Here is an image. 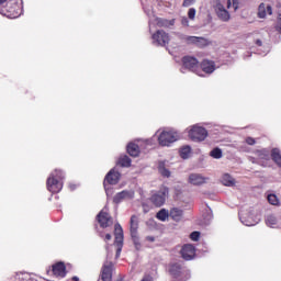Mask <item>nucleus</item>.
Masks as SVG:
<instances>
[{
	"label": "nucleus",
	"mask_w": 281,
	"mask_h": 281,
	"mask_svg": "<svg viewBox=\"0 0 281 281\" xmlns=\"http://www.w3.org/2000/svg\"><path fill=\"white\" fill-rule=\"evenodd\" d=\"M0 14L8 19H19L23 14V0H9L0 10Z\"/></svg>",
	"instance_id": "nucleus-1"
},
{
	"label": "nucleus",
	"mask_w": 281,
	"mask_h": 281,
	"mask_svg": "<svg viewBox=\"0 0 281 281\" xmlns=\"http://www.w3.org/2000/svg\"><path fill=\"white\" fill-rule=\"evenodd\" d=\"M170 190L167 187H161L158 191H153L148 201L154 207H164L166 205V199H168Z\"/></svg>",
	"instance_id": "nucleus-2"
},
{
	"label": "nucleus",
	"mask_w": 281,
	"mask_h": 281,
	"mask_svg": "<svg viewBox=\"0 0 281 281\" xmlns=\"http://www.w3.org/2000/svg\"><path fill=\"white\" fill-rule=\"evenodd\" d=\"M114 245L116 247V258H120L122 255V248L124 247V229L122 228V225L115 224L114 225Z\"/></svg>",
	"instance_id": "nucleus-3"
},
{
	"label": "nucleus",
	"mask_w": 281,
	"mask_h": 281,
	"mask_svg": "<svg viewBox=\"0 0 281 281\" xmlns=\"http://www.w3.org/2000/svg\"><path fill=\"white\" fill-rule=\"evenodd\" d=\"M121 177H122V175H120V172L115 169H111L105 175V178L103 180V188H104L106 194H109L108 186H117V183H120V178Z\"/></svg>",
	"instance_id": "nucleus-4"
},
{
	"label": "nucleus",
	"mask_w": 281,
	"mask_h": 281,
	"mask_svg": "<svg viewBox=\"0 0 281 281\" xmlns=\"http://www.w3.org/2000/svg\"><path fill=\"white\" fill-rule=\"evenodd\" d=\"M151 38H153L154 45H159L160 47H166V45L170 43V36L164 30L156 31L151 35Z\"/></svg>",
	"instance_id": "nucleus-5"
},
{
	"label": "nucleus",
	"mask_w": 281,
	"mask_h": 281,
	"mask_svg": "<svg viewBox=\"0 0 281 281\" xmlns=\"http://www.w3.org/2000/svg\"><path fill=\"white\" fill-rule=\"evenodd\" d=\"M180 38L188 45H196L198 47H207L210 40L199 36L180 35Z\"/></svg>",
	"instance_id": "nucleus-6"
},
{
	"label": "nucleus",
	"mask_w": 281,
	"mask_h": 281,
	"mask_svg": "<svg viewBox=\"0 0 281 281\" xmlns=\"http://www.w3.org/2000/svg\"><path fill=\"white\" fill-rule=\"evenodd\" d=\"M189 137L192 142H204L205 137H207V130L195 125L189 131Z\"/></svg>",
	"instance_id": "nucleus-7"
},
{
	"label": "nucleus",
	"mask_w": 281,
	"mask_h": 281,
	"mask_svg": "<svg viewBox=\"0 0 281 281\" xmlns=\"http://www.w3.org/2000/svg\"><path fill=\"white\" fill-rule=\"evenodd\" d=\"M97 221L103 229H106V227H111L113 225V217L109 214V212L101 210L99 214L97 215Z\"/></svg>",
	"instance_id": "nucleus-8"
},
{
	"label": "nucleus",
	"mask_w": 281,
	"mask_h": 281,
	"mask_svg": "<svg viewBox=\"0 0 281 281\" xmlns=\"http://www.w3.org/2000/svg\"><path fill=\"white\" fill-rule=\"evenodd\" d=\"M46 188L52 194H58L63 190V180L49 176L46 181Z\"/></svg>",
	"instance_id": "nucleus-9"
},
{
	"label": "nucleus",
	"mask_w": 281,
	"mask_h": 281,
	"mask_svg": "<svg viewBox=\"0 0 281 281\" xmlns=\"http://www.w3.org/2000/svg\"><path fill=\"white\" fill-rule=\"evenodd\" d=\"M157 221H161V223H166L168 218H171L172 221H177V209H171L170 212L166 209H161L156 213Z\"/></svg>",
	"instance_id": "nucleus-10"
},
{
	"label": "nucleus",
	"mask_w": 281,
	"mask_h": 281,
	"mask_svg": "<svg viewBox=\"0 0 281 281\" xmlns=\"http://www.w3.org/2000/svg\"><path fill=\"white\" fill-rule=\"evenodd\" d=\"M173 142H177V138L172 132L164 131L158 136V144L160 146H170Z\"/></svg>",
	"instance_id": "nucleus-11"
},
{
	"label": "nucleus",
	"mask_w": 281,
	"mask_h": 281,
	"mask_svg": "<svg viewBox=\"0 0 281 281\" xmlns=\"http://www.w3.org/2000/svg\"><path fill=\"white\" fill-rule=\"evenodd\" d=\"M102 281H113V262L106 261L101 269Z\"/></svg>",
	"instance_id": "nucleus-12"
},
{
	"label": "nucleus",
	"mask_w": 281,
	"mask_h": 281,
	"mask_svg": "<svg viewBox=\"0 0 281 281\" xmlns=\"http://www.w3.org/2000/svg\"><path fill=\"white\" fill-rule=\"evenodd\" d=\"M182 65L184 69L196 72V69H199V59L192 56H184L182 58Z\"/></svg>",
	"instance_id": "nucleus-13"
},
{
	"label": "nucleus",
	"mask_w": 281,
	"mask_h": 281,
	"mask_svg": "<svg viewBox=\"0 0 281 281\" xmlns=\"http://www.w3.org/2000/svg\"><path fill=\"white\" fill-rule=\"evenodd\" d=\"M52 273L55 278H65L67 276V266L63 261L56 262L52 266Z\"/></svg>",
	"instance_id": "nucleus-14"
},
{
	"label": "nucleus",
	"mask_w": 281,
	"mask_h": 281,
	"mask_svg": "<svg viewBox=\"0 0 281 281\" xmlns=\"http://www.w3.org/2000/svg\"><path fill=\"white\" fill-rule=\"evenodd\" d=\"M215 12L217 14V18L223 21L224 23H227L229 21L231 15L229 11L225 9V5H223L221 2H217L215 5Z\"/></svg>",
	"instance_id": "nucleus-15"
},
{
	"label": "nucleus",
	"mask_w": 281,
	"mask_h": 281,
	"mask_svg": "<svg viewBox=\"0 0 281 281\" xmlns=\"http://www.w3.org/2000/svg\"><path fill=\"white\" fill-rule=\"evenodd\" d=\"M181 256L183 260H193L195 256L194 246L191 244H187L181 249Z\"/></svg>",
	"instance_id": "nucleus-16"
},
{
	"label": "nucleus",
	"mask_w": 281,
	"mask_h": 281,
	"mask_svg": "<svg viewBox=\"0 0 281 281\" xmlns=\"http://www.w3.org/2000/svg\"><path fill=\"white\" fill-rule=\"evenodd\" d=\"M137 229H139V220L137 218V215H132L130 221V232L132 238H137Z\"/></svg>",
	"instance_id": "nucleus-17"
},
{
	"label": "nucleus",
	"mask_w": 281,
	"mask_h": 281,
	"mask_svg": "<svg viewBox=\"0 0 281 281\" xmlns=\"http://www.w3.org/2000/svg\"><path fill=\"white\" fill-rule=\"evenodd\" d=\"M207 182V178L201 176V173H191L189 176V183L192 186H203V183Z\"/></svg>",
	"instance_id": "nucleus-18"
},
{
	"label": "nucleus",
	"mask_w": 281,
	"mask_h": 281,
	"mask_svg": "<svg viewBox=\"0 0 281 281\" xmlns=\"http://www.w3.org/2000/svg\"><path fill=\"white\" fill-rule=\"evenodd\" d=\"M267 14H269V15L273 14V10L271 9V5L260 3L259 9H258L259 19H265V16H267Z\"/></svg>",
	"instance_id": "nucleus-19"
},
{
	"label": "nucleus",
	"mask_w": 281,
	"mask_h": 281,
	"mask_svg": "<svg viewBox=\"0 0 281 281\" xmlns=\"http://www.w3.org/2000/svg\"><path fill=\"white\" fill-rule=\"evenodd\" d=\"M175 23H176L175 19L172 20H166L164 18L156 19L157 27H165V29L175 27Z\"/></svg>",
	"instance_id": "nucleus-20"
},
{
	"label": "nucleus",
	"mask_w": 281,
	"mask_h": 281,
	"mask_svg": "<svg viewBox=\"0 0 281 281\" xmlns=\"http://www.w3.org/2000/svg\"><path fill=\"white\" fill-rule=\"evenodd\" d=\"M201 69L204 71V74H214L216 68L214 67V61L203 60L201 64Z\"/></svg>",
	"instance_id": "nucleus-21"
},
{
	"label": "nucleus",
	"mask_w": 281,
	"mask_h": 281,
	"mask_svg": "<svg viewBox=\"0 0 281 281\" xmlns=\"http://www.w3.org/2000/svg\"><path fill=\"white\" fill-rule=\"evenodd\" d=\"M126 150L131 157H139V145L135 143H130Z\"/></svg>",
	"instance_id": "nucleus-22"
},
{
	"label": "nucleus",
	"mask_w": 281,
	"mask_h": 281,
	"mask_svg": "<svg viewBox=\"0 0 281 281\" xmlns=\"http://www.w3.org/2000/svg\"><path fill=\"white\" fill-rule=\"evenodd\" d=\"M255 155H257L258 159L261 161H269V159H271V154L268 149L256 150Z\"/></svg>",
	"instance_id": "nucleus-23"
},
{
	"label": "nucleus",
	"mask_w": 281,
	"mask_h": 281,
	"mask_svg": "<svg viewBox=\"0 0 281 281\" xmlns=\"http://www.w3.org/2000/svg\"><path fill=\"white\" fill-rule=\"evenodd\" d=\"M181 159H190V156L192 155V147L189 145H184L179 150Z\"/></svg>",
	"instance_id": "nucleus-24"
},
{
	"label": "nucleus",
	"mask_w": 281,
	"mask_h": 281,
	"mask_svg": "<svg viewBox=\"0 0 281 281\" xmlns=\"http://www.w3.org/2000/svg\"><path fill=\"white\" fill-rule=\"evenodd\" d=\"M271 159H272V161H274V164H277V166H279V168H281V154H280V149L273 148L271 150Z\"/></svg>",
	"instance_id": "nucleus-25"
},
{
	"label": "nucleus",
	"mask_w": 281,
	"mask_h": 281,
	"mask_svg": "<svg viewBox=\"0 0 281 281\" xmlns=\"http://www.w3.org/2000/svg\"><path fill=\"white\" fill-rule=\"evenodd\" d=\"M222 183L223 186H227L228 188L236 186V181L234 180V178H232V176H229V173H225L223 176Z\"/></svg>",
	"instance_id": "nucleus-26"
},
{
	"label": "nucleus",
	"mask_w": 281,
	"mask_h": 281,
	"mask_svg": "<svg viewBox=\"0 0 281 281\" xmlns=\"http://www.w3.org/2000/svg\"><path fill=\"white\" fill-rule=\"evenodd\" d=\"M126 196H128V191H121L114 195L113 203H115L117 205V204L122 203V201H124V199H126Z\"/></svg>",
	"instance_id": "nucleus-27"
},
{
	"label": "nucleus",
	"mask_w": 281,
	"mask_h": 281,
	"mask_svg": "<svg viewBox=\"0 0 281 281\" xmlns=\"http://www.w3.org/2000/svg\"><path fill=\"white\" fill-rule=\"evenodd\" d=\"M131 162H132L131 158L126 155L121 156L117 161L119 166H121L122 168H131Z\"/></svg>",
	"instance_id": "nucleus-28"
},
{
	"label": "nucleus",
	"mask_w": 281,
	"mask_h": 281,
	"mask_svg": "<svg viewBox=\"0 0 281 281\" xmlns=\"http://www.w3.org/2000/svg\"><path fill=\"white\" fill-rule=\"evenodd\" d=\"M158 172H160L161 177H170V170L166 168V162L160 161L158 165Z\"/></svg>",
	"instance_id": "nucleus-29"
},
{
	"label": "nucleus",
	"mask_w": 281,
	"mask_h": 281,
	"mask_svg": "<svg viewBox=\"0 0 281 281\" xmlns=\"http://www.w3.org/2000/svg\"><path fill=\"white\" fill-rule=\"evenodd\" d=\"M178 278H181L182 280H188L190 278V271L188 269H183L178 266V272H177Z\"/></svg>",
	"instance_id": "nucleus-30"
},
{
	"label": "nucleus",
	"mask_w": 281,
	"mask_h": 281,
	"mask_svg": "<svg viewBox=\"0 0 281 281\" xmlns=\"http://www.w3.org/2000/svg\"><path fill=\"white\" fill-rule=\"evenodd\" d=\"M49 177H53V179H57L58 181H63V179H65V172L60 169H55Z\"/></svg>",
	"instance_id": "nucleus-31"
},
{
	"label": "nucleus",
	"mask_w": 281,
	"mask_h": 281,
	"mask_svg": "<svg viewBox=\"0 0 281 281\" xmlns=\"http://www.w3.org/2000/svg\"><path fill=\"white\" fill-rule=\"evenodd\" d=\"M239 221H241L243 225H246V227H252V225H255L254 220L247 218L243 213H239Z\"/></svg>",
	"instance_id": "nucleus-32"
},
{
	"label": "nucleus",
	"mask_w": 281,
	"mask_h": 281,
	"mask_svg": "<svg viewBox=\"0 0 281 281\" xmlns=\"http://www.w3.org/2000/svg\"><path fill=\"white\" fill-rule=\"evenodd\" d=\"M266 225H268V227H276V225H278V218L274 215H268Z\"/></svg>",
	"instance_id": "nucleus-33"
},
{
	"label": "nucleus",
	"mask_w": 281,
	"mask_h": 281,
	"mask_svg": "<svg viewBox=\"0 0 281 281\" xmlns=\"http://www.w3.org/2000/svg\"><path fill=\"white\" fill-rule=\"evenodd\" d=\"M268 203H270V205H280V200L278 199V195L269 194L268 195Z\"/></svg>",
	"instance_id": "nucleus-34"
},
{
	"label": "nucleus",
	"mask_w": 281,
	"mask_h": 281,
	"mask_svg": "<svg viewBox=\"0 0 281 281\" xmlns=\"http://www.w3.org/2000/svg\"><path fill=\"white\" fill-rule=\"evenodd\" d=\"M211 157H213V159H221V157H223V150H221V148H214L211 151Z\"/></svg>",
	"instance_id": "nucleus-35"
},
{
	"label": "nucleus",
	"mask_w": 281,
	"mask_h": 281,
	"mask_svg": "<svg viewBox=\"0 0 281 281\" xmlns=\"http://www.w3.org/2000/svg\"><path fill=\"white\" fill-rule=\"evenodd\" d=\"M19 280H21V281H36V279H34L32 277V274H30V273L19 274Z\"/></svg>",
	"instance_id": "nucleus-36"
},
{
	"label": "nucleus",
	"mask_w": 281,
	"mask_h": 281,
	"mask_svg": "<svg viewBox=\"0 0 281 281\" xmlns=\"http://www.w3.org/2000/svg\"><path fill=\"white\" fill-rule=\"evenodd\" d=\"M194 16H196V9H194V8L189 9V11H188V18H189L191 21H194Z\"/></svg>",
	"instance_id": "nucleus-37"
},
{
	"label": "nucleus",
	"mask_w": 281,
	"mask_h": 281,
	"mask_svg": "<svg viewBox=\"0 0 281 281\" xmlns=\"http://www.w3.org/2000/svg\"><path fill=\"white\" fill-rule=\"evenodd\" d=\"M190 238H191V240H194V243H196L199 240V238H201V233L195 231L190 234Z\"/></svg>",
	"instance_id": "nucleus-38"
},
{
	"label": "nucleus",
	"mask_w": 281,
	"mask_h": 281,
	"mask_svg": "<svg viewBox=\"0 0 281 281\" xmlns=\"http://www.w3.org/2000/svg\"><path fill=\"white\" fill-rule=\"evenodd\" d=\"M245 142H246V144H248V146H255L256 138L248 136V137H246Z\"/></svg>",
	"instance_id": "nucleus-39"
},
{
	"label": "nucleus",
	"mask_w": 281,
	"mask_h": 281,
	"mask_svg": "<svg viewBox=\"0 0 281 281\" xmlns=\"http://www.w3.org/2000/svg\"><path fill=\"white\" fill-rule=\"evenodd\" d=\"M180 23L183 25V27H188L190 25V21H188V18L186 16L180 19Z\"/></svg>",
	"instance_id": "nucleus-40"
},
{
	"label": "nucleus",
	"mask_w": 281,
	"mask_h": 281,
	"mask_svg": "<svg viewBox=\"0 0 281 281\" xmlns=\"http://www.w3.org/2000/svg\"><path fill=\"white\" fill-rule=\"evenodd\" d=\"M167 50L173 57L177 55V49H175V47H172V46H167Z\"/></svg>",
	"instance_id": "nucleus-41"
},
{
	"label": "nucleus",
	"mask_w": 281,
	"mask_h": 281,
	"mask_svg": "<svg viewBox=\"0 0 281 281\" xmlns=\"http://www.w3.org/2000/svg\"><path fill=\"white\" fill-rule=\"evenodd\" d=\"M177 221H183V211L182 210H178L177 211Z\"/></svg>",
	"instance_id": "nucleus-42"
},
{
	"label": "nucleus",
	"mask_w": 281,
	"mask_h": 281,
	"mask_svg": "<svg viewBox=\"0 0 281 281\" xmlns=\"http://www.w3.org/2000/svg\"><path fill=\"white\" fill-rule=\"evenodd\" d=\"M194 3V0H183V7L184 8H190Z\"/></svg>",
	"instance_id": "nucleus-43"
},
{
	"label": "nucleus",
	"mask_w": 281,
	"mask_h": 281,
	"mask_svg": "<svg viewBox=\"0 0 281 281\" xmlns=\"http://www.w3.org/2000/svg\"><path fill=\"white\" fill-rule=\"evenodd\" d=\"M8 1L10 0H0V11L8 4Z\"/></svg>",
	"instance_id": "nucleus-44"
},
{
	"label": "nucleus",
	"mask_w": 281,
	"mask_h": 281,
	"mask_svg": "<svg viewBox=\"0 0 281 281\" xmlns=\"http://www.w3.org/2000/svg\"><path fill=\"white\" fill-rule=\"evenodd\" d=\"M154 279H153V276H150V274H145L144 277H143V279H142V281H153Z\"/></svg>",
	"instance_id": "nucleus-45"
},
{
	"label": "nucleus",
	"mask_w": 281,
	"mask_h": 281,
	"mask_svg": "<svg viewBox=\"0 0 281 281\" xmlns=\"http://www.w3.org/2000/svg\"><path fill=\"white\" fill-rule=\"evenodd\" d=\"M233 8L234 10H238V0H233Z\"/></svg>",
	"instance_id": "nucleus-46"
},
{
	"label": "nucleus",
	"mask_w": 281,
	"mask_h": 281,
	"mask_svg": "<svg viewBox=\"0 0 281 281\" xmlns=\"http://www.w3.org/2000/svg\"><path fill=\"white\" fill-rule=\"evenodd\" d=\"M169 273H171V276H177V273L175 272V266H171V268L169 269Z\"/></svg>",
	"instance_id": "nucleus-47"
},
{
	"label": "nucleus",
	"mask_w": 281,
	"mask_h": 281,
	"mask_svg": "<svg viewBox=\"0 0 281 281\" xmlns=\"http://www.w3.org/2000/svg\"><path fill=\"white\" fill-rule=\"evenodd\" d=\"M111 238H112L111 234H106L104 237L105 243L111 240Z\"/></svg>",
	"instance_id": "nucleus-48"
},
{
	"label": "nucleus",
	"mask_w": 281,
	"mask_h": 281,
	"mask_svg": "<svg viewBox=\"0 0 281 281\" xmlns=\"http://www.w3.org/2000/svg\"><path fill=\"white\" fill-rule=\"evenodd\" d=\"M147 240H148L149 243H155V238H154L153 236H147Z\"/></svg>",
	"instance_id": "nucleus-49"
},
{
	"label": "nucleus",
	"mask_w": 281,
	"mask_h": 281,
	"mask_svg": "<svg viewBox=\"0 0 281 281\" xmlns=\"http://www.w3.org/2000/svg\"><path fill=\"white\" fill-rule=\"evenodd\" d=\"M256 45H258L259 47H262V41L257 40V41H256Z\"/></svg>",
	"instance_id": "nucleus-50"
},
{
	"label": "nucleus",
	"mask_w": 281,
	"mask_h": 281,
	"mask_svg": "<svg viewBox=\"0 0 281 281\" xmlns=\"http://www.w3.org/2000/svg\"><path fill=\"white\" fill-rule=\"evenodd\" d=\"M232 4H233L232 0H227V8H232Z\"/></svg>",
	"instance_id": "nucleus-51"
},
{
	"label": "nucleus",
	"mask_w": 281,
	"mask_h": 281,
	"mask_svg": "<svg viewBox=\"0 0 281 281\" xmlns=\"http://www.w3.org/2000/svg\"><path fill=\"white\" fill-rule=\"evenodd\" d=\"M72 281H80V279L78 277H72L71 279Z\"/></svg>",
	"instance_id": "nucleus-52"
},
{
	"label": "nucleus",
	"mask_w": 281,
	"mask_h": 281,
	"mask_svg": "<svg viewBox=\"0 0 281 281\" xmlns=\"http://www.w3.org/2000/svg\"><path fill=\"white\" fill-rule=\"evenodd\" d=\"M119 281H122V280H119Z\"/></svg>",
	"instance_id": "nucleus-53"
}]
</instances>
